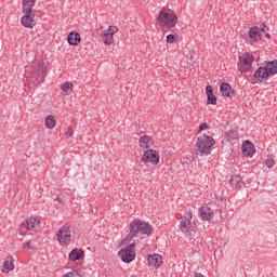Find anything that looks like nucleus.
Instances as JSON below:
<instances>
[{
    "mask_svg": "<svg viewBox=\"0 0 277 277\" xmlns=\"http://www.w3.org/2000/svg\"><path fill=\"white\" fill-rule=\"evenodd\" d=\"M130 233L124 238V241L128 243L133 240V237H137L140 235H147L150 237L153 235V225L150 223L142 221L140 219H135L130 223Z\"/></svg>",
    "mask_w": 277,
    "mask_h": 277,
    "instance_id": "f257e3e1",
    "label": "nucleus"
},
{
    "mask_svg": "<svg viewBox=\"0 0 277 277\" xmlns=\"http://www.w3.org/2000/svg\"><path fill=\"white\" fill-rule=\"evenodd\" d=\"M179 23V17L174 14V11L170 9H161L157 17V25L162 29H172L176 27Z\"/></svg>",
    "mask_w": 277,
    "mask_h": 277,
    "instance_id": "f03ea898",
    "label": "nucleus"
},
{
    "mask_svg": "<svg viewBox=\"0 0 277 277\" xmlns=\"http://www.w3.org/2000/svg\"><path fill=\"white\" fill-rule=\"evenodd\" d=\"M274 75H277V60L266 62L264 66L259 67L253 77L260 83H263V81H267Z\"/></svg>",
    "mask_w": 277,
    "mask_h": 277,
    "instance_id": "7ed1b4c3",
    "label": "nucleus"
},
{
    "mask_svg": "<svg viewBox=\"0 0 277 277\" xmlns=\"http://www.w3.org/2000/svg\"><path fill=\"white\" fill-rule=\"evenodd\" d=\"M34 5L31 2H23V14L24 16L21 19V23L23 25V27H27L29 29L34 28V25H36L35 23V16L36 13H34Z\"/></svg>",
    "mask_w": 277,
    "mask_h": 277,
    "instance_id": "20e7f679",
    "label": "nucleus"
},
{
    "mask_svg": "<svg viewBox=\"0 0 277 277\" xmlns=\"http://www.w3.org/2000/svg\"><path fill=\"white\" fill-rule=\"evenodd\" d=\"M213 144H215V140H213V137L207 134L199 136L196 143V155H198V153H200V155H211V146H213Z\"/></svg>",
    "mask_w": 277,
    "mask_h": 277,
    "instance_id": "39448f33",
    "label": "nucleus"
},
{
    "mask_svg": "<svg viewBox=\"0 0 277 277\" xmlns=\"http://www.w3.org/2000/svg\"><path fill=\"white\" fill-rule=\"evenodd\" d=\"M192 212H186L185 215L180 219V230L182 233H192L196 230V222L193 220Z\"/></svg>",
    "mask_w": 277,
    "mask_h": 277,
    "instance_id": "423d86ee",
    "label": "nucleus"
},
{
    "mask_svg": "<svg viewBox=\"0 0 277 277\" xmlns=\"http://www.w3.org/2000/svg\"><path fill=\"white\" fill-rule=\"evenodd\" d=\"M123 263H133L135 261V242L128 245L126 248L118 252Z\"/></svg>",
    "mask_w": 277,
    "mask_h": 277,
    "instance_id": "0eeeda50",
    "label": "nucleus"
},
{
    "mask_svg": "<svg viewBox=\"0 0 277 277\" xmlns=\"http://www.w3.org/2000/svg\"><path fill=\"white\" fill-rule=\"evenodd\" d=\"M56 239L61 246H68L72 241V236L69 226H63L56 234Z\"/></svg>",
    "mask_w": 277,
    "mask_h": 277,
    "instance_id": "6e6552de",
    "label": "nucleus"
},
{
    "mask_svg": "<svg viewBox=\"0 0 277 277\" xmlns=\"http://www.w3.org/2000/svg\"><path fill=\"white\" fill-rule=\"evenodd\" d=\"M252 62H254L252 54L246 53L239 56L238 68L240 72H248L252 68Z\"/></svg>",
    "mask_w": 277,
    "mask_h": 277,
    "instance_id": "1a4fd4ad",
    "label": "nucleus"
},
{
    "mask_svg": "<svg viewBox=\"0 0 277 277\" xmlns=\"http://www.w3.org/2000/svg\"><path fill=\"white\" fill-rule=\"evenodd\" d=\"M141 161H143V163L157 166L159 163V153L155 149H147L144 151Z\"/></svg>",
    "mask_w": 277,
    "mask_h": 277,
    "instance_id": "9d476101",
    "label": "nucleus"
},
{
    "mask_svg": "<svg viewBox=\"0 0 277 277\" xmlns=\"http://www.w3.org/2000/svg\"><path fill=\"white\" fill-rule=\"evenodd\" d=\"M40 226V221L36 217H29L19 225V235H25L27 230H36Z\"/></svg>",
    "mask_w": 277,
    "mask_h": 277,
    "instance_id": "9b49d317",
    "label": "nucleus"
},
{
    "mask_svg": "<svg viewBox=\"0 0 277 277\" xmlns=\"http://www.w3.org/2000/svg\"><path fill=\"white\" fill-rule=\"evenodd\" d=\"M32 77H37L38 83H42L44 81V77H47V66H44V62L39 61L34 67Z\"/></svg>",
    "mask_w": 277,
    "mask_h": 277,
    "instance_id": "f8f14e48",
    "label": "nucleus"
},
{
    "mask_svg": "<svg viewBox=\"0 0 277 277\" xmlns=\"http://www.w3.org/2000/svg\"><path fill=\"white\" fill-rule=\"evenodd\" d=\"M199 215L201 220H205L206 222H211L214 212L213 209H211L209 206H205L199 209Z\"/></svg>",
    "mask_w": 277,
    "mask_h": 277,
    "instance_id": "ddd939ff",
    "label": "nucleus"
},
{
    "mask_svg": "<svg viewBox=\"0 0 277 277\" xmlns=\"http://www.w3.org/2000/svg\"><path fill=\"white\" fill-rule=\"evenodd\" d=\"M220 92L223 96H227V98H233L235 96V89L229 83L223 82L220 85Z\"/></svg>",
    "mask_w": 277,
    "mask_h": 277,
    "instance_id": "4468645a",
    "label": "nucleus"
},
{
    "mask_svg": "<svg viewBox=\"0 0 277 277\" xmlns=\"http://www.w3.org/2000/svg\"><path fill=\"white\" fill-rule=\"evenodd\" d=\"M241 150H242V155L245 157H252V155H254V150H255L254 144L250 141H245L242 143Z\"/></svg>",
    "mask_w": 277,
    "mask_h": 277,
    "instance_id": "2eb2a0df",
    "label": "nucleus"
},
{
    "mask_svg": "<svg viewBox=\"0 0 277 277\" xmlns=\"http://www.w3.org/2000/svg\"><path fill=\"white\" fill-rule=\"evenodd\" d=\"M148 264L151 265V267H161V263H163V258L160 254H153L147 256Z\"/></svg>",
    "mask_w": 277,
    "mask_h": 277,
    "instance_id": "dca6fc26",
    "label": "nucleus"
},
{
    "mask_svg": "<svg viewBox=\"0 0 277 277\" xmlns=\"http://www.w3.org/2000/svg\"><path fill=\"white\" fill-rule=\"evenodd\" d=\"M67 42L70 47H77L81 42V35L79 32H69L67 36Z\"/></svg>",
    "mask_w": 277,
    "mask_h": 277,
    "instance_id": "f3484780",
    "label": "nucleus"
},
{
    "mask_svg": "<svg viewBox=\"0 0 277 277\" xmlns=\"http://www.w3.org/2000/svg\"><path fill=\"white\" fill-rule=\"evenodd\" d=\"M206 94H207V104L208 105H217V97L213 94V87L207 85L206 87Z\"/></svg>",
    "mask_w": 277,
    "mask_h": 277,
    "instance_id": "a211bd4d",
    "label": "nucleus"
},
{
    "mask_svg": "<svg viewBox=\"0 0 277 277\" xmlns=\"http://www.w3.org/2000/svg\"><path fill=\"white\" fill-rule=\"evenodd\" d=\"M84 252L83 249H72L69 253V261H81V259H83L84 256Z\"/></svg>",
    "mask_w": 277,
    "mask_h": 277,
    "instance_id": "6ab92c4d",
    "label": "nucleus"
},
{
    "mask_svg": "<svg viewBox=\"0 0 277 277\" xmlns=\"http://www.w3.org/2000/svg\"><path fill=\"white\" fill-rule=\"evenodd\" d=\"M138 144L141 148H150L153 146V138L145 134L141 136Z\"/></svg>",
    "mask_w": 277,
    "mask_h": 277,
    "instance_id": "aec40b11",
    "label": "nucleus"
},
{
    "mask_svg": "<svg viewBox=\"0 0 277 277\" xmlns=\"http://www.w3.org/2000/svg\"><path fill=\"white\" fill-rule=\"evenodd\" d=\"M102 41L104 44L109 45L114 42V35L109 34V31L104 30L102 35Z\"/></svg>",
    "mask_w": 277,
    "mask_h": 277,
    "instance_id": "412c9836",
    "label": "nucleus"
},
{
    "mask_svg": "<svg viewBox=\"0 0 277 277\" xmlns=\"http://www.w3.org/2000/svg\"><path fill=\"white\" fill-rule=\"evenodd\" d=\"M55 124H56L55 116L49 115L48 117H45L47 129H55Z\"/></svg>",
    "mask_w": 277,
    "mask_h": 277,
    "instance_id": "4be33fe9",
    "label": "nucleus"
},
{
    "mask_svg": "<svg viewBox=\"0 0 277 277\" xmlns=\"http://www.w3.org/2000/svg\"><path fill=\"white\" fill-rule=\"evenodd\" d=\"M259 36V27L254 26L249 29V38L256 42V37Z\"/></svg>",
    "mask_w": 277,
    "mask_h": 277,
    "instance_id": "5701e85b",
    "label": "nucleus"
},
{
    "mask_svg": "<svg viewBox=\"0 0 277 277\" xmlns=\"http://www.w3.org/2000/svg\"><path fill=\"white\" fill-rule=\"evenodd\" d=\"M61 90L63 92H66V94H70L72 92V82H65L61 85Z\"/></svg>",
    "mask_w": 277,
    "mask_h": 277,
    "instance_id": "b1692460",
    "label": "nucleus"
},
{
    "mask_svg": "<svg viewBox=\"0 0 277 277\" xmlns=\"http://www.w3.org/2000/svg\"><path fill=\"white\" fill-rule=\"evenodd\" d=\"M241 182V176L233 175L230 179V185L237 189L239 187V183Z\"/></svg>",
    "mask_w": 277,
    "mask_h": 277,
    "instance_id": "393cba45",
    "label": "nucleus"
},
{
    "mask_svg": "<svg viewBox=\"0 0 277 277\" xmlns=\"http://www.w3.org/2000/svg\"><path fill=\"white\" fill-rule=\"evenodd\" d=\"M3 268L6 272H12V269H14V262H12V260L4 261Z\"/></svg>",
    "mask_w": 277,
    "mask_h": 277,
    "instance_id": "a878e982",
    "label": "nucleus"
},
{
    "mask_svg": "<svg viewBox=\"0 0 277 277\" xmlns=\"http://www.w3.org/2000/svg\"><path fill=\"white\" fill-rule=\"evenodd\" d=\"M225 137L228 142H230V140H237V131L229 130L226 132Z\"/></svg>",
    "mask_w": 277,
    "mask_h": 277,
    "instance_id": "bb28decb",
    "label": "nucleus"
},
{
    "mask_svg": "<svg viewBox=\"0 0 277 277\" xmlns=\"http://www.w3.org/2000/svg\"><path fill=\"white\" fill-rule=\"evenodd\" d=\"M176 40H179V35H168L167 36V42L168 44H174L176 42Z\"/></svg>",
    "mask_w": 277,
    "mask_h": 277,
    "instance_id": "cd10ccee",
    "label": "nucleus"
},
{
    "mask_svg": "<svg viewBox=\"0 0 277 277\" xmlns=\"http://www.w3.org/2000/svg\"><path fill=\"white\" fill-rule=\"evenodd\" d=\"M65 277H83V276L81 275V272H79V271H72V272L67 273V274L65 275Z\"/></svg>",
    "mask_w": 277,
    "mask_h": 277,
    "instance_id": "c85d7f7f",
    "label": "nucleus"
},
{
    "mask_svg": "<svg viewBox=\"0 0 277 277\" xmlns=\"http://www.w3.org/2000/svg\"><path fill=\"white\" fill-rule=\"evenodd\" d=\"M266 34V29H259L258 28V37H256V42H259V40L263 39V35Z\"/></svg>",
    "mask_w": 277,
    "mask_h": 277,
    "instance_id": "c756f323",
    "label": "nucleus"
},
{
    "mask_svg": "<svg viewBox=\"0 0 277 277\" xmlns=\"http://www.w3.org/2000/svg\"><path fill=\"white\" fill-rule=\"evenodd\" d=\"M105 31H108V34H111L114 36V34H118V27L109 26L108 29H105Z\"/></svg>",
    "mask_w": 277,
    "mask_h": 277,
    "instance_id": "7c9ffc66",
    "label": "nucleus"
},
{
    "mask_svg": "<svg viewBox=\"0 0 277 277\" xmlns=\"http://www.w3.org/2000/svg\"><path fill=\"white\" fill-rule=\"evenodd\" d=\"M23 248H27L28 250H36V247L31 246V240L24 242Z\"/></svg>",
    "mask_w": 277,
    "mask_h": 277,
    "instance_id": "2f4dec72",
    "label": "nucleus"
},
{
    "mask_svg": "<svg viewBox=\"0 0 277 277\" xmlns=\"http://www.w3.org/2000/svg\"><path fill=\"white\" fill-rule=\"evenodd\" d=\"M276 166V160L274 159H266V167L267 168H274Z\"/></svg>",
    "mask_w": 277,
    "mask_h": 277,
    "instance_id": "473e14b6",
    "label": "nucleus"
},
{
    "mask_svg": "<svg viewBox=\"0 0 277 277\" xmlns=\"http://www.w3.org/2000/svg\"><path fill=\"white\" fill-rule=\"evenodd\" d=\"M75 131L72 128H68L67 131L65 132L66 137H72Z\"/></svg>",
    "mask_w": 277,
    "mask_h": 277,
    "instance_id": "72a5a7b5",
    "label": "nucleus"
},
{
    "mask_svg": "<svg viewBox=\"0 0 277 277\" xmlns=\"http://www.w3.org/2000/svg\"><path fill=\"white\" fill-rule=\"evenodd\" d=\"M259 29H266V31H269V28H267L265 23L261 24Z\"/></svg>",
    "mask_w": 277,
    "mask_h": 277,
    "instance_id": "f704fd0d",
    "label": "nucleus"
},
{
    "mask_svg": "<svg viewBox=\"0 0 277 277\" xmlns=\"http://www.w3.org/2000/svg\"><path fill=\"white\" fill-rule=\"evenodd\" d=\"M208 126L207 123H202L200 127H199V131H205V129H207Z\"/></svg>",
    "mask_w": 277,
    "mask_h": 277,
    "instance_id": "c9c22d12",
    "label": "nucleus"
},
{
    "mask_svg": "<svg viewBox=\"0 0 277 277\" xmlns=\"http://www.w3.org/2000/svg\"><path fill=\"white\" fill-rule=\"evenodd\" d=\"M32 3V4H36V0H23V3Z\"/></svg>",
    "mask_w": 277,
    "mask_h": 277,
    "instance_id": "e433bc0d",
    "label": "nucleus"
},
{
    "mask_svg": "<svg viewBox=\"0 0 277 277\" xmlns=\"http://www.w3.org/2000/svg\"><path fill=\"white\" fill-rule=\"evenodd\" d=\"M194 277H205L202 273H196Z\"/></svg>",
    "mask_w": 277,
    "mask_h": 277,
    "instance_id": "4c0bfd02",
    "label": "nucleus"
},
{
    "mask_svg": "<svg viewBox=\"0 0 277 277\" xmlns=\"http://www.w3.org/2000/svg\"><path fill=\"white\" fill-rule=\"evenodd\" d=\"M267 31L268 30H266V32H264L265 38H272V36Z\"/></svg>",
    "mask_w": 277,
    "mask_h": 277,
    "instance_id": "58836bf2",
    "label": "nucleus"
}]
</instances>
